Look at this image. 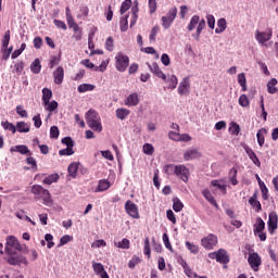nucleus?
I'll return each instance as SVG.
<instances>
[{
	"instance_id": "nucleus-3",
	"label": "nucleus",
	"mask_w": 278,
	"mask_h": 278,
	"mask_svg": "<svg viewBox=\"0 0 278 278\" xmlns=\"http://www.w3.org/2000/svg\"><path fill=\"white\" fill-rule=\"evenodd\" d=\"M129 66V56L125 55L123 52H119L115 56V68L119 73H125Z\"/></svg>"
},
{
	"instance_id": "nucleus-25",
	"label": "nucleus",
	"mask_w": 278,
	"mask_h": 278,
	"mask_svg": "<svg viewBox=\"0 0 278 278\" xmlns=\"http://www.w3.org/2000/svg\"><path fill=\"white\" fill-rule=\"evenodd\" d=\"M202 194H203L204 199H206V201H208V203H211V205H214V207L218 208V203L216 202V199L214 198V195H212V192L208 191V189H204L202 191Z\"/></svg>"
},
{
	"instance_id": "nucleus-32",
	"label": "nucleus",
	"mask_w": 278,
	"mask_h": 278,
	"mask_svg": "<svg viewBox=\"0 0 278 278\" xmlns=\"http://www.w3.org/2000/svg\"><path fill=\"white\" fill-rule=\"evenodd\" d=\"M115 114L119 121H125L126 116H129V114H131V111L121 108L115 111Z\"/></svg>"
},
{
	"instance_id": "nucleus-29",
	"label": "nucleus",
	"mask_w": 278,
	"mask_h": 278,
	"mask_svg": "<svg viewBox=\"0 0 278 278\" xmlns=\"http://www.w3.org/2000/svg\"><path fill=\"white\" fill-rule=\"evenodd\" d=\"M217 262L219 264H229V255H227V251L218 250Z\"/></svg>"
},
{
	"instance_id": "nucleus-17",
	"label": "nucleus",
	"mask_w": 278,
	"mask_h": 278,
	"mask_svg": "<svg viewBox=\"0 0 278 278\" xmlns=\"http://www.w3.org/2000/svg\"><path fill=\"white\" fill-rule=\"evenodd\" d=\"M248 157H250V160L253 162V164L255 166H257V168H261L262 167V162H260V157H257V154H255V151H253V149L247 147L244 149Z\"/></svg>"
},
{
	"instance_id": "nucleus-4",
	"label": "nucleus",
	"mask_w": 278,
	"mask_h": 278,
	"mask_svg": "<svg viewBox=\"0 0 278 278\" xmlns=\"http://www.w3.org/2000/svg\"><path fill=\"white\" fill-rule=\"evenodd\" d=\"M175 18H177V8H172L168 10L167 14L162 16V27L164 29H170L173 23H175Z\"/></svg>"
},
{
	"instance_id": "nucleus-7",
	"label": "nucleus",
	"mask_w": 278,
	"mask_h": 278,
	"mask_svg": "<svg viewBox=\"0 0 278 278\" xmlns=\"http://www.w3.org/2000/svg\"><path fill=\"white\" fill-rule=\"evenodd\" d=\"M201 244L204 249H206V251H212V249L218 244V237L214 233H210L201 239Z\"/></svg>"
},
{
	"instance_id": "nucleus-12",
	"label": "nucleus",
	"mask_w": 278,
	"mask_h": 278,
	"mask_svg": "<svg viewBox=\"0 0 278 278\" xmlns=\"http://www.w3.org/2000/svg\"><path fill=\"white\" fill-rule=\"evenodd\" d=\"M190 92V76H186L178 86V94L184 97V94H189Z\"/></svg>"
},
{
	"instance_id": "nucleus-18",
	"label": "nucleus",
	"mask_w": 278,
	"mask_h": 278,
	"mask_svg": "<svg viewBox=\"0 0 278 278\" xmlns=\"http://www.w3.org/2000/svg\"><path fill=\"white\" fill-rule=\"evenodd\" d=\"M53 79H54V84H56V86L62 85V83L64 81V67L59 66L53 72Z\"/></svg>"
},
{
	"instance_id": "nucleus-35",
	"label": "nucleus",
	"mask_w": 278,
	"mask_h": 278,
	"mask_svg": "<svg viewBox=\"0 0 278 278\" xmlns=\"http://www.w3.org/2000/svg\"><path fill=\"white\" fill-rule=\"evenodd\" d=\"M205 29V20H199L198 22V27H197V31L195 35H193V38L195 40H199V38H201V31H203Z\"/></svg>"
},
{
	"instance_id": "nucleus-19",
	"label": "nucleus",
	"mask_w": 278,
	"mask_h": 278,
	"mask_svg": "<svg viewBox=\"0 0 278 278\" xmlns=\"http://www.w3.org/2000/svg\"><path fill=\"white\" fill-rule=\"evenodd\" d=\"M211 186H213V188H217V190H219L222 194H227V185H225L224 179L212 180Z\"/></svg>"
},
{
	"instance_id": "nucleus-20",
	"label": "nucleus",
	"mask_w": 278,
	"mask_h": 278,
	"mask_svg": "<svg viewBox=\"0 0 278 278\" xmlns=\"http://www.w3.org/2000/svg\"><path fill=\"white\" fill-rule=\"evenodd\" d=\"M11 153H21V155H31L27 146H15L10 149Z\"/></svg>"
},
{
	"instance_id": "nucleus-37",
	"label": "nucleus",
	"mask_w": 278,
	"mask_h": 278,
	"mask_svg": "<svg viewBox=\"0 0 278 278\" xmlns=\"http://www.w3.org/2000/svg\"><path fill=\"white\" fill-rule=\"evenodd\" d=\"M199 21H200L199 15H193L187 26L188 31H193L197 25H199Z\"/></svg>"
},
{
	"instance_id": "nucleus-34",
	"label": "nucleus",
	"mask_w": 278,
	"mask_h": 278,
	"mask_svg": "<svg viewBox=\"0 0 278 278\" xmlns=\"http://www.w3.org/2000/svg\"><path fill=\"white\" fill-rule=\"evenodd\" d=\"M227 29V20L219 18L217 21V28L215 29V34H223Z\"/></svg>"
},
{
	"instance_id": "nucleus-10",
	"label": "nucleus",
	"mask_w": 278,
	"mask_h": 278,
	"mask_svg": "<svg viewBox=\"0 0 278 278\" xmlns=\"http://www.w3.org/2000/svg\"><path fill=\"white\" fill-rule=\"evenodd\" d=\"M176 177H179L181 181L188 184V180L190 179V169L186 167V165H178L176 170Z\"/></svg>"
},
{
	"instance_id": "nucleus-5",
	"label": "nucleus",
	"mask_w": 278,
	"mask_h": 278,
	"mask_svg": "<svg viewBox=\"0 0 278 278\" xmlns=\"http://www.w3.org/2000/svg\"><path fill=\"white\" fill-rule=\"evenodd\" d=\"M9 257L7 258L8 264L11 266H18V264H24L27 266L28 262L27 258L14 251L12 253H8Z\"/></svg>"
},
{
	"instance_id": "nucleus-59",
	"label": "nucleus",
	"mask_w": 278,
	"mask_h": 278,
	"mask_svg": "<svg viewBox=\"0 0 278 278\" xmlns=\"http://www.w3.org/2000/svg\"><path fill=\"white\" fill-rule=\"evenodd\" d=\"M166 216L167 219H169V222L173 223V225H177V218L175 217V213L173 212V210H167Z\"/></svg>"
},
{
	"instance_id": "nucleus-38",
	"label": "nucleus",
	"mask_w": 278,
	"mask_h": 278,
	"mask_svg": "<svg viewBox=\"0 0 278 278\" xmlns=\"http://www.w3.org/2000/svg\"><path fill=\"white\" fill-rule=\"evenodd\" d=\"M41 68H42V65H40V59H36L30 65V71L31 73H35V75H38Z\"/></svg>"
},
{
	"instance_id": "nucleus-24",
	"label": "nucleus",
	"mask_w": 278,
	"mask_h": 278,
	"mask_svg": "<svg viewBox=\"0 0 278 278\" xmlns=\"http://www.w3.org/2000/svg\"><path fill=\"white\" fill-rule=\"evenodd\" d=\"M266 229V223H264V219L262 217H258L256 219V225H254V236H257V233H262Z\"/></svg>"
},
{
	"instance_id": "nucleus-47",
	"label": "nucleus",
	"mask_w": 278,
	"mask_h": 278,
	"mask_svg": "<svg viewBox=\"0 0 278 278\" xmlns=\"http://www.w3.org/2000/svg\"><path fill=\"white\" fill-rule=\"evenodd\" d=\"M143 253L147 255L148 260H151V244L149 241V237L144 240Z\"/></svg>"
},
{
	"instance_id": "nucleus-44",
	"label": "nucleus",
	"mask_w": 278,
	"mask_h": 278,
	"mask_svg": "<svg viewBox=\"0 0 278 278\" xmlns=\"http://www.w3.org/2000/svg\"><path fill=\"white\" fill-rule=\"evenodd\" d=\"M173 202H174L173 204L174 212H181V210H184V202H181L179 198H174Z\"/></svg>"
},
{
	"instance_id": "nucleus-30",
	"label": "nucleus",
	"mask_w": 278,
	"mask_h": 278,
	"mask_svg": "<svg viewBox=\"0 0 278 278\" xmlns=\"http://www.w3.org/2000/svg\"><path fill=\"white\" fill-rule=\"evenodd\" d=\"M78 170H79V164H77V163H72L67 167V173H68L70 177H72L73 179H75L77 177Z\"/></svg>"
},
{
	"instance_id": "nucleus-63",
	"label": "nucleus",
	"mask_w": 278,
	"mask_h": 278,
	"mask_svg": "<svg viewBox=\"0 0 278 278\" xmlns=\"http://www.w3.org/2000/svg\"><path fill=\"white\" fill-rule=\"evenodd\" d=\"M60 56H51V60L49 62L50 68H54L55 66H58V64H60Z\"/></svg>"
},
{
	"instance_id": "nucleus-36",
	"label": "nucleus",
	"mask_w": 278,
	"mask_h": 278,
	"mask_svg": "<svg viewBox=\"0 0 278 278\" xmlns=\"http://www.w3.org/2000/svg\"><path fill=\"white\" fill-rule=\"evenodd\" d=\"M166 84H168V88L170 90H175L177 88V84H179V80L177 79V76L172 75L168 77V79L164 80Z\"/></svg>"
},
{
	"instance_id": "nucleus-45",
	"label": "nucleus",
	"mask_w": 278,
	"mask_h": 278,
	"mask_svg": "<svg viewBox=\"0 0 278 278\" xmlns=\"http://www.w3.org/2000/svg\"><path fill=\"white\" fill-rule=\"evenodd\" d=\"M129 18V15H124L119 21L121 31H127L129 27V22L127 21Z\"/></svg>"
},
{
	"instance_id": "nucleus-55",
	"label": "nucleus",
	"mask_w": 278,
	"mask_h": 278,
	"mask_svg": "<svg viewBox=\"0 0 278 278\" xmlns=\"http://www.w3.org/2000/svg\"><path fill=\"white\" fill-rule=\"evenodd\" d=\"M163 242L165 248H167V250L173 253V245L170 244V240L168 239V233H163Z\"/></svg>"
},
{
	"instance_id": "nucleus-51",
	"label": "nucleus",
	"mask_w": 278,
	"mask_h": 278,
	"mask_svg": "<svg viewBox=\"0 0 278 278\" xmlns=\"http://www.w3.org/2000/svg\"><path fill=\"white\" fill-rule=\"evenodd\" d=\"M239 105H241V108H249L250 101H249V97H247V94H241L239 97Z\"/></svg>"
},
{
	"instance_id": "nucleus-31",
	"label": "nucleus",
	"mask_w": 278,
	"mask_h": 278,
	"mask_svg": "<svg viewBox=\"0 0 278 278\" xmlns=\"http://www.w3.org/2000/svg\"><path fill=\"white\" fill-rule=\"evenodd\" d=\"M16 131H18L20 134H29V126L27 123L25 122H17L16 123Z\"/></svg>"
},
{
	"instance_id": "nucleus-54",
	"label": "nucleus",
	"mask_w": 278,
	"mask_h": 278,
	"mask_svg": "<svg viewBox=\"0 0 278 278\" xmlns=\"http://www.w3.org/2000/svg\"><path fill=\"white\" fill-rule=\"evenodd\" d=\"M10 46V30H7L2 37V48L7 49Z\"/></svg>"
},
{
	"instance_id": "nucleus-61",
	"label": "nucleus",
	"mask_w": 278,
	"mask_h": 278,
	"mask_svg": "<svg viewBox=\"0 0 278 278\" xmlns=\"http://www.w3.org/2000/svg\"><path fill=\"white\" fill-rule=\"evenodd\" d=\"M105 49L106 51H114V39L109 37L105 41Z\"/></svg>"
},
{
	"instance_id": "nucleus-56",
	"label": "nucleus",
	"mask_w": 278,
	"mask_h": 278,
	"mask_svg": "<svg viewBox=\"0 0 278 278\" xmlns=\"http://www.w3.org/2000/svg\"><path fill=\"white\" fill-rule=\"evenodd\" d=\"M261 192L264 201H268V188L266 187V184L261 182Z\"/></svg>"
},
{
	"instance_id": "nucleus-28",
	"label": "nucleus",
	"mask_w": 278,
	"mask_h": 278,
	"mask_svg": "<svg viewBox=\"0 0 278 278\" xmlns=\"http://www.w3.org/2000/svg\"><path fill=\"white\" fill-rule=\"evenodd\" d=\"M59 179V174H51L42 180V184H46V186H51V184H58Z\"/></svg>"
},
{
	"instance_id": "nucleus-64",
	"label": "nucleus",
	"mask_w": 278,
	"mask_h": 278,
	"mask_svg": "<svg viewBox=\"0 0 278 278\" xmlns=\"http://www.w3.org/2000/svg\"><path fill=\"white\" fill-rule=\"evenodd\" d=\"M46 106L48 112H55V109L58 108V101L53 100L49 102Z\"/></svg>"
},
{
	"instance_id": "nucleus-13",
	"label": "nucleus",
	"mask_w": 278,
	"mask_h": 278,
	"mask_svg": "<svg viewBox=\"0 0 278 278\" xmlns=\"http://www.w3.org/2000/svg\"><path fill=\"white\" fill-rule=\"evenodd\" d=\"M273 38V30L265 31H255V39L260 45H264V42H268Z\"/></svg>"
},
{
	"instance_id": "nucleus-23",
	"label": "nucleus",
	"mask_w": 278,
	"mask_h": 278,
	"mask_svg": "<svg viewBox=\"0 0 278 278\" xmlns=\"http://www.w3.org/2000/svg\"><path fill=\"white\" fill-rule=\"evenodd\" d=\"M53 99V91L49 88H43L42 89V102L43 105H49V102Z\"/></svg>"
},
{
	"instance_id": "nucleus-33",
	"label": "nucleus",
	"mask_w": 278,
	"mask_h": 278,
	"mask_svg": "<svg viewBox=\"0 0 278 278\" xmlns=\"http://www.w3.org/2000/svg\"><path fill=\"white\" fill-rule=\"evenodd\" d=\"M266 134H268V130H266V128H261L257 131L256 138H257V143L260 147H264V142H265L264 136H266Z\"/></svg>"
},
{
	"instance_id": "nucleus-6",
	"label": "nucleus",
	"mask_w": 278,
	"mask_h": 278,
	"mask_svg": "<svg viewBox=\"0 0 278 278\" xmlns=\"http://www.w3.org/2000/svg\"><path fill=\"white\" fill-rule=\"evenodd\" d=\"M248 264L250 265V268L254 270V273H257L262 266V256H260L257 252L250 253Z\"/></svg>"
},
{
	"instance_id": "nucleus-48",
	"label": "nucleus",
	"mask_w": 278,
	"mask_h": 278,
	"mask_svg": "<svg viewBox=\"0 0 278 278\" xmlns=\"http://www.w3.org/2000/svg\"><path fill=\"white\" fill-rule=\"evenodd\" d=\"M114 247H117V249H129L130 247L129 239L124 238L122 241L115 242Z\"/></svg>"
},
{
	"instance_id": "nucleus-60",
	"label": "nucleus",
	"mask_w": 278,
	"mask_h": 278,
	"mask_svg": "<svg viewBox=\"0 0 278 278\" xmlns=\"http://www.w3.org/2000/svg\"><path fill=\"white\" fill-rule=\"evenodd\" d=\"M50 138H60V128H58V126L50 128Z\"/></svg>"
},
{
	"instance_id": "nucleus-49",
	"label": "nucleus",
	"mask_w": 278,
	"mask_h": 278,
	"mask_svg": "<svg viewBox=\"0 0 278 278\" xmlns=\"http://www.w3.org/2000/svg\"><path fill=\"white\" fill-rule=\"evenodd\" d=\"M1 125L3 129L8 131H12V134H16V126H14V124L7 121V122H2Z\"/></svg>"
},
{
	"instance_id": "nucleus-8",
	"label": "nucleus",
	"mask_w": 278,
	"mask_h": 278,
	"mask_svg": "<svg viewBox=\"0 0 278 278\" xmlns=\"http://www.w3.org/2000/svg\"><path fill=\"white\" fill-rule=\"evenodd\" d=\"M14 249L15 251H23V245H21L17 238L11 236L7 239L5 251L7 253H12Z\"/></svg>"
},
{
	"instance_id": "nucleus-27",
	"label": "nucleus",
	"mask_w": 278,
	"mask_h": 278,
	"mask_svg": "<svg viewBox=\"0 0 278 278\" xmlns=\"http://www.w3.org/2000/svg\"><path fill=\"white\" fill-rule=\"evenodd\" d=\"M110 186H112L108 179H101L98 182V187L96 192H105V190H110Z\"/></svg>"
},
{
	"instance_id": "nucleus-43",
	"label": "nucleus",
	"mask_w": 278,
	"mask_h": 278,
	"mask_svg": "<svg viewBox=\"0 0 278 278\" xmlns=\"http://www.w3.org/2000/svg\"><path fill=\"white\" fill-rule=\"evenodd\" d=\"M140 262H142V258H140L138 255H134L131 260L128 262V268L134 270V268H136V266L140 264Z\"/></svg>"
},
{
	"instance_id": "nucleus-62",
	"label": "nucleus",
	"mask_w": 278,
	"mask_h": 278,
	"mask_svg": "<svg viewBox=\"0 0 278 278\" xmlns=\"http://www.w3.org/2000/svg\"><path fill=\"white\" fill-rule=\"evenodd\" d=\"M75 151L73 150V148H66V149H62L59 151V155L64 156V155H74Z\"/></svg>"
},
{
	"instance_id": "nucleus-57",
	"label": "nucleus",
	"mask_w": 278,
	"mask_h": 278,
	"mask_svg": "<svg viewBox=\"0 0 278 278\" xmlns=\"http://www.w3.org/2000/svg\"><path fill=\"white\" fill-rule=\"evenodd\" d=\"M14 68H15V73L17 75H21V73H23V71L25 70V63L23 61H20L15 63Z\"/></svg>"
},
{
	"instance_id": "nucleus-39",
	"label": "nucleus",
	"mask_w": 278,
	"mask_h": 278,
	"mask_svg": "<svg viewBox=\"0 0 278 278\" xmlns=\"http://www.w3.org/2000/svg\"><path fill=\"white\" fill-rule=\"evenodd\" d=\"M78 92L84 93V92H91L92 90H94V85H90V84H81L78 86L77 88Z\"/></svg>"
},
{
	"instance_id": "nucleus-58",
	"label": "nucleus",
	"mask_w": 278,
	"mask_h": 278,
	"mask_svg": "<svg viewBox=\"0 0 278 278\" xmlns=\"http://www.w3.org/2000/svg\"><path fill=\"white\" fill-rule=\"evenodd\" d=\"M62 144H65L70 149H73V147H75V142L73 141V139L71 137H64L62 139Z\"/></svg>"
},
{
	"instance_id": "nucleus-15",
	"label": "nucleus",
	"mask_w": 278,
	"mask_h": 278,
	"mask_svg": "<svg viewBox=\"0 0 278 278\" xmlns=\"http://www.w3.org/2000/svg\"><path fill=\"white\" fill-rule=\"evenodd\" d=\"M93 273L98 275L101 278H110V275H108V271H105V267L101 263H94L92 264Z\"/></svg>"
},
{
	"instance_id": "nucleus-9",
	"label": "nucleus",
	"mask_w": 278,
	"mask_h": 278,
	"mask_svg": "<svg viewBox=\"0 0 278 278\" xmlns=\"http://www.w3.org/2000/svg\"><path fill=\"white\" fill-rule=\"evenodd\" d=\"M126 213L130 215L131 218H140V213L138 212V205L131 202V200L125 203Z\"/></svg>"
},
{
	"instance_id": "nucleus-26",
	"label": "nucleus",
	"mask_w": 278,
	"mask_h": 278,
	"mask_svg": "<svg viewBox=\"0 0 278 278\" xmlns=\"http://www.w3.org/2000/svg\"><path fill=\"white\" fill-rule=\"evenodd\" d=\"M228 179L231 186H238V169L232 167L228 173Z\"/></svg>"
},
{
	"instance_id": "nucleus-46",
	"label": "nucleus",
	"mask_w": 278,
	"mask_h": 278,
	"mask_svg": "<svg viewBox=\"0 0 278 278\" xmlns=\"http://www.w3.org/2000/svg\"><path fill=\"white\" fill-rule=\"evenodd\" d=\"M185 247L188 249V251H190V253H193L194 255L199 253V245L191 243L190 241H186Z\"/></svg>"
},
{
	"instance_id": "nucleus-21",
	"label": "nucleus",
	"mask_w": 278,
	"mask_h": 278,
	"mask_svg": "<svg viewBox=\"0 0 278 278\" xmlns=\"http://www.w3.org/2000/svg\"><path fill=\"white\" fill-rule=\"evenodd\" d=\"M250 205L255 210V212H262V203L257 200V192H254L253 195L249 199Z\"/></svg>"
},
{
	"instance_id": "nucleus-50",
	"label": "nucleus",
	"mask_w": 278,
	"mask_h": 278,
	"mask_svg": "<svg viewBox=\"0 0 278 278\" xmlns=\"http://www.w3.org/2000/svg\"><path fill=\"white\" fill-rule=\"evenodd\" d=\"M157 34H160V26H154L151 29V33H150V36H149L150 42H155V38L157 37Z\"/></svg>"
},
{
	"instance_id": "nucleus-41",
	"label": "nucleus",
	"mask_w": 278,
	"mask_h": 278,
	"mask_svg": "<svg viewBox=\"0 0 278 278\" xmlns=\"http://www.w3.org/2000/svg\"><path fill=\"white\" fill-rule=\"evenodd\" d=\"M238 84L241 86L242 92H247V76L244 73L238 75Z\"/></svg>"
},
{
	"instance_id": "nucleus-2",
	"label": "nucleus",
	"mask_w": 278,
	"mask_h": 278,
	"mask_svg": "<svg viewBox=\"0 0 278 278\" xmlns=\"http://www.w3.org/2000/svg\"><path fill=\"white\" fill-rule=\"evenodd\" d=\"M31 194L35 195L37 201H42L43 205H53V197H51V192L48 189H45L40 185H34L30 189Z\"/></svg>"
},
{
	"instance_id": "nucleus-1",
	"label": "nucleus",
	"mask_w": 278,
	"mask_h": 278,
	"mask_svg": "<svg viewBox=\"0 0 278 278\" xmlns=\"http://www.w3.org/2000/svg\"><path fill=\"white\" fill-rule=\"evenodd\" d=\"M85 118L90 129H92L93 131H98V134H101L103 131V125L101 124V115H99V112L90 109L86 113Z\"/></svg>"
},
{
	"instance_id": "nucleus-22",
	"label": "nucleus",
	"mask_w": 278,
	"mask_h": 278,
	"mask_svg": "<svg viewBox=\"0 0 278 278\" xmlns=\"http://www.w3.org/2000/svg\"><path fill=\"white\" fill-rule=\"evenodd\" d=\"M139 103H140V98L138 97V93L129 94L125 101V105H128V106H136Z\"/></svg>"
},
{
	"instance_id": "nucleus-53",
	"label": "nucleus",
	"mask_w": 278,
	"mask_h": 278,
	"mask_svg": "<svg viewBox=\"0 0 278 278\" xmlns=\"http://www.w3.org/2000/svg\"><path fill=\"white\" fill-rule=\"evenodd\" d=\"M155 149L153 148V144L151 143H146L143 144V153L146 155H153Z\"/></svg>"
},
{
	"instance_id": "nucleus-40",
	"label": "nucleus",
	"mask_w": 278,
	"mask_h": 278,
	"mask_svg": "<svg viewBox=\"0 0 278 278\" xmlns=\"http://www.w3.org/2000/svg\"><path fill=\"white\" fill-rule=\"evenodd\" d=\"M66 21L70 29H73V31H79V25L76 23L73 16L68 15V17H66Z\"/></svg>"
},
{
	"instance_id": "nucleus-16",
	"label": "nucleus",
	"mask_w": 278,
	"mask_h": 278,
	"mask_svg": "<svg viewBox=\"0 0 278 278\" xmlns=\"http://www.w3.org/2000/svg\"><path fill=\"white\" fill-rule=\"evenodd\" d=\"M201 157V152H199V149H189L184 153V160L186 162H190V160H197Z\"/></svg>"
},
{
	"instance_id": "nucleus-11",
	"label": "nucleus",
	"mask_w": 278,
	"mask_h": 278,
	"mask_svg": "<svg viewBox=\"0 0 278 278\" xmlns=\"http://www.w3.org/2000/svg\"><path fill=\"white\" fill-rule=\"evenodd\" d=\"M267 227H268V231L269 233H274L275 230L278 227V215L277 212H271L269 213V218L267 222Z\"/></svg>"
},
{
	"instance_id": "nucleus-42",
	"label": "nucleus",
	"mask_w": 278,
	"mask_h": 278,
	"mask_svg": "<svg viewBox=\"0 0 278 278\" xmlns=\"http://www.w3.org/2000/svg\"><path fill=\"white\" fill-rule=\"evenodd\" d=\"M178 165L168 164L164 166V173L166 175H176Z\"/></svg>"
},
{
	"instance_id": "nucleus-52",
	"label": "nucleus",
	"mask_w": 278,
	"mask_h": 278,
	"mask_svg": "<svg viewBox=\"0 0 278 278\" xmlns=\"http://www.w3.org/2000/svg\"><path fill=\"white\" fill-rule=\"evenodd\" d=\"M131 8V0H125L119 9L121 14H125Z\"/></svg>"
},
{
	"instance_id": "nucleus-14",
	"label": "nucleus",
	"mask_w": 278,
	"mask_h": 278,
	"mask_svg": "<svg viewBox=\"0 0 278 278\" xmlns=\"http://www.w3.org/2000/svg\"><path fill=\"white\" fill-rule=\"evenodd\" d=\"M148 66L151 71V73H153V75H155L156 77H159V79H162L163 81H166V74H164V72H162V70L160 68V65H157L156 62L149 64Z\"/></svg>"
}]
</instances>
